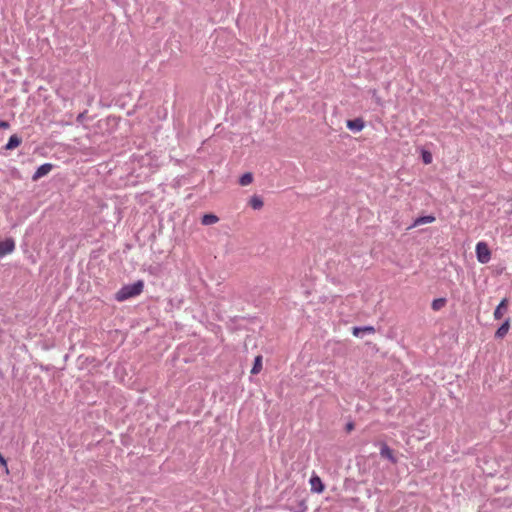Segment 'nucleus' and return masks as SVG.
Returning <instances> with one entry per match:
<instances>
[{"mask_svg": "<svg viewBox=\"0 0 512 512\" xmlns=\"http://www.w3.org/2000/svg\"><path fill=\"white\" fill-rule=\"evenodd\" d=\"M375 328L373 326H357L353 328V335L355 337L363 338L366 334H373Z\"/></svg>", "mask_w": 512, "mask_h": 512, "instance_id": "obj_7", "label": "nucleus"}, {"mask_svg": "<svg viewBox=\"0 0 512 512\" xmlns=\"http://www.w3.org/2000/svg\"><path fill=\"white\" fill-rule=\"evenodd\" d=\"M508 309V299L504 298L501 300V302L498 304L496 309L494 310L493 316L495 320H500L503 317V314Z\"/></svg>", "mask_w": 512, "mask_h": 512, "instance_id": "obj_8", "label": "nucleus"}, {"mask_svg": "<svg viewBox=\"0 0 512 512\" xmlns=\"http://www.w3.org/2000/svg\"><path fill=\"white\" fill-rule=\"evenodd\" d=\"M421 157L424 164H430L432 162V154L427 150H422Z\"/></svg>", "mask_w": 512, "mask_h": 512, "instance_id": "obj_18", "label": "nucleus"}, {"mask_svg": "<svg viewBox=\"0 0 512 512\" xmlns=\"http://www.w3.org/2000/svg\"><path fill=\"white\" fill-rule=\"evenodd\" d=\"M354 429V424L352 422H349L346 424V430L348 432L352 431Z\"/></svg>", "mask_w": 512, "mask_h": 512, "instance_id": "obj_21", "label": "nucleus"}, {"mask_svg": "<svg viewBox=\"0 0 512 512\" xmlns=\"http://www.w3.org/2000/svg\"><path fill=\"white\" fill-rule=\"evenodd\" d=\"M53 168H54V165L52 163H44V164L40 165L37 168V170L35 171V173L32 175V180L37 181L40 178L48 175L52 171Z\"/></svg>", "mask_w": 512, "mask_h": 512, "instance_id": "obj_4", "label": "nucleus"}, {"mask_svg": "<svg viewBox=\"0 0 512 512\" xmlns=\"http://www.w3.org/2000/svg\"><path fill=\"white\" fill-rule=\"evenodd\" d=\"M262 369V356H257L254 359L253 367L251 369V374H258Z\"/></svg>", "mask_w": 512, "mask_h": 512, "instance_id": "obj_15", "label": "nucleus"}, {"mask_svg": "<svg viewBox=\"0 0 512 512\" xmlns=\"http://www.w3.org/2000/svg\"><path fill=\"white\" fill-rule=\"evenodd\" d=\"M252 181H253V175H252V173H250V172L244 173V174L239 178V184H240L241 186H247V185H249Z\"/></svg>", "mask_w": 512, "mask_h": 512, "instance_id": "obj_16", "label": "nucleus"}, {"mask_svg": "<svg viewBox=\"0 0 512 512\" xmlns=\"http://www.w3.org/2000/svg\"><path fill=\"white\" fill-rule=\"evenodd\" d=\"M435 221V217L433 215H426V216H420L417 217L411 227H417L423 224L432 223Z\"/></svg>", "mask_w": 512, "mask_h": 512, "instance_id": "obj_12", "label": "nucleus"}, {"mask_svg": "<svg viewBox=\"0 0 512 512\" xmlns=\"http://www.w3.org/2000/svg\"><path fill=\"white\" fill-rule=\"evenodd\" d=\"M249 205L254 210H259V209H261L263 207L264 203H263V200H262V198L260 196L254 195V196H252L250 198Z\"/></svg>", "mask_w": 512, "mask_h": 512, "instance_id": "obj_14", "label": "nucleus"}, {"mask_svg": "<svg viewBox=\"0 0 512 512\" xmlns=\"http://www.w3.org/2000/svg\"><path fill=\"white\" fill-rule=\"evenodd\" d=\"M309 483L311 486V491L315 493H322L325 489V486L321 480V478L316 475L315 473L312 474V476L309 479Z\"/></svg>", "mask_w": 512, "mask_h": 512, "instance_id": "obj_5", "label": "nucleus"}, {"mask_svg": "<svg viewBox=\"0 0 512 512\" xmlns=\"http://www.w3.org/2000/svg\"><path fill=\"white\" fill-rule=\"evenodd\" d=\"M380 455L393 464L397 463V458L394 456L393 450L385 442L380 443Z\"/></svg>", "mask_w": 512, "mask_h": 512, "instance_id": "obj_6", "label": "nucleus"}, {"mask_svg": "<svg viewBox=\"0 0 512 512\" xmlns=\"http://www.w3.org/2000/svg\"><path fill=\"white\" fill-rule=\"evenodd\" d=\"M144 288V282L138 280L134 283L124 285L115 294V299L119 302L138 296L142 293Z\"/></svg>", "mask_w": 512, "mask_h": 512, "instance_id": "obj_1", "label": "nucleus"}, {"mask_svg": "<svg viewBox=\"0 0 512 512\" xmlns=\"http://www.w3.org/2000/svg\"><path fill=\"white\" fill-rule=\"evenodd\" d=\"M15 250V241L13 238H6L0 242V258L11 254Z\"/></svg>", "mask_w": 512, "mask_h": 512, "instance_id": "obj_3", "label": "nucleus"}, {"mask_svg": "<svg viewBox=\"0 0 512 512\" xmlns=\"http://www.w3.org/2000/svg\"><path fill=\"white\" fill-rule=\"evenodd\" d=\"M365 126L364 121L361 118H356L347 121V128L353 132H360Z\"/></svg>", "mask_w": 512, "mask_h": 512, "instance_id": "obj_9", "label": "nucleus"}, {"mask_svg": "<svg viewBox=\"0 0 512 512\" xmlns=\"http://www.w3.org/2000/svg\"><path fill=\"white\" fill-rule=\"evenodd\" d=\"M218 221H219V218L215 214H204L201 218V223H202V225H205V226L215 224Z\"/></svg>", "mask_w": 512, "mask_h": 512, "instance_id": "obj_13", "label": "nucleus"}, {"mask_svg": "<svg viewBox=\"0 0 512 512\" xmlns=\"http://www.w3.org/2000/svg\"><path fill=\"white\" fill-rule=\"evenodd\" d=\"M86 114H87V110H85V111H83V112L79 113V114H78V116H77V118H76V121H77L78 123H82V122L84 121L85 117H86Z\"/></svg>", "mask_w": 512, "mask_h": 512, "instance_id": "obj_19", "label": "nucleus"}, {"mask_svg": "<svg viewBox=\"0 0 512 512\" xmlns=\"http://www.w3.org/2000/svg\"><path fill=\"white\" fill-rule=\"evenodd\" d=\"M475 252L479 263L486 264L491 260V252L486 242H478Z\"/></svg>", "mask_w": 512, "mask_h": 512, "instance_id": "obj_2", "label": "nucleus"}, {"mask_svg": "<svg viewBox=\"0 0 512 512\" xmlns=\"http://www.w3.org/2000/svg\"><path fill=\"white\" fill-rule=\"evenodd\" d=\"M0 463L2 465H6V460H5V458L3 457V455L1 453H0Z\"/></svg>", "mask_w": 512, "mask_h": 512, "instance_id": "obj_22", "label": "nucleus"}, {"mask_svg": "<svg viewBox=\"0 0 512 512\" xmlns=\"http://www.w3.org/2000/svg\"><path fill=\"white\" fill-rule=\"evenodd\" d=\"M21 142H22V139L17 134H13L10 136L8 142L4 146V149L5 150H13V149L17 148L21 144Z\"/></svg>", "mask_w": 512, "mask_h": 512, "instance_id": "obj_11", "label": "nucleus"}, {"mask_svg": "<svg viewBox=\"0 0 512 512\" xmlns=\"http://www.w3.org/2000/svg\"><path fill=\"white\" fill-rule=\"evenodd\" d=\"M510 327V319L507 318L495 332V338L502 339L506 336Z\"/></svg>", "mask_w": 512, "mask_h": 512, "instance_id": "obj_10", "label": "nucleus"}, {"mask_svg": "<svg viewBox=\"0 0 512 512\" xmlns=\"http://www.w3.org/2000/svg\"><path fill=\"white\" fill-rule=\"evenodd\" d=\"M445 303V298H437L432 301L431 307L433 310L438 311L445 305Z\"/></svg>", "mask_w": 512, "mask_h": 512, "instance_id": "obj_17", "label": "nucleus"}, {"mask_svg": "<svg viewBox=\"0 0 512 512\" xmlns=\"http://www.w3.org/2000/svg\"><path fill=\"white\" fill-rule=\"evenodd\" d=\"M9 126L10 125L7 121H0V128L7 129Z\"/></svg>", "mask_w": 512, "mask_h": 512, "instance_id": "obj_20", "label": "nucleus"}]
</instances>
